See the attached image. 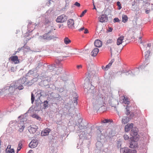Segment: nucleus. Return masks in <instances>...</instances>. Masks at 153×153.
I'll list each match as a JSON object with an SVG mask.
<instances>
[{
	"label": "nucleus",
	"mask_w": 153,
	"mask_h": 153,
	"mask_svg": "<svg viewBox=\"0 0 153 153\" xmlns=\"http://www.w3.org/2000/svg\"><path fill=\"white\" fill-rule=\"evenodd\" d=\"M18 127L19 128L18 131L20 132H23L25 127L24 121H21L19 122L18 124Z\"/></svg>",
	"instance_id": "8"
},
{
	"label": "nucleus",
	"mask_w": 153,
	"mask_h": 153,
	"mask_svg": "<svg viewBox=\"0 0 153 153\" xmlns=\"http://www.w3.org/2000/svg\"><path fill=\"white\" fill-rule=\"evenodd\" d=\"M112 30V29L111 28H109L108 29V31L110 32H111Z\"/></svg>",
	"instance_id": "53"
},
{
	"label": "nucleus",
	"mask_w": 153,
	"mask_h": 153,
	"mask_svg": "<svg viewBox=\"0 0 153 153\" xmlns=\"http://www.w3.org/2000/svg\"><path fill=\"white\" fill-rule=\"evenodd\" d=\"M27 153H33V152L32 150H30Z\"/></svg>",
	"instance_id": "52"
},
{
	"label": "nucleus",
	"mask_w": 153,
	"mask_h": 153,
	"mask_svg": "<svg viewBox=\"0 0 153 153\" xmlns=\"http://www.w3.org/2000/svg\"><path fill=\"white\" fill-rule=\"evenodd\" d=\"M117 5L118 7V9L119 10L122 7L121 6V4L119 1H117Z\"/></svg>",
	"instance_id": "32"
},
{
	"label": "nucleus",
	"mask_w": 153,
	"mask_h": 153,
	"mask_svg": "<svg viewBox=\"0 0 153 153\" xmlns=\"http://www.w3.org/2000/svg\"><path fill=\"white\" fill-rule=\"evenodd\" d=\"M51 131V130L48 128H46L42 131L41 135L42 136H45L48 135L49 133Z\"/></svg>",
	"instance_id": "15"
},
{
	"label": "nucleus",
	"mask_w": 153,
	"mask_h": 153,
	"mask_svg": "<svg viewBox=\"0 0 153 153\" xmlns=\"http://www.w3.org/2000/svg\"><path fill=\"white\" fill-rule=\"evenodd\" d=\"M92 100L93 106L94 107L102 105L105 103V96L100 93L97 95H93Z\"/></svg>",
	"instance_id": "1"
},
{
	"label": "nucleus",
	"mask_w": 153,
	"mask_h": 153,
	"mask_svg": "<svg viewBox=\"0 0 153 153\" xmlns=\"http://www.w3.org/2000/svg\"><path fill=\"white\" fill-rule=\"evenodd\" d=\"M37 126L35 125H32L30 126V128L29 129V131L30 133L34 134L36 131Z\"/></svg>",
	"instance_id": "13"
},
{
	"label": "nucleus",
	"mask_w": 153,
	"mask_h": 153,
	"mask_svg": "<svg viewBox=\"0 0 153 153\" xmlns=\"http://www.w3.org/2000/svg\"><path fill=\"white\" fill-rule=\"evenodd\" d=\"M17 52V51H16V52L15 53H14V54H14V55H15V54H16V52Z\"/></svg>",
	"instance_id": "59"
},
{
	"label": "nucleus",
	"mask_w": 153,
	"mask_h": 153,
	"mask_svg": "<svg viewBox=\"0 0 153 153\" xmlns=\"http://www.w3.org/2000/svg\"><path fill=\"white\" fill-rule=\"evenodd\" d=\"M22 144L21 142H19V143L18 144V147H22Z\"/></svg>",
	"instance_id": "45"
},
{
	"label": "nucleus",
	"mask_w": 153,
	"mask_h": 153,
	"mask_svg": "<svg viewBox=\"0 0 153 153\" xmlns=\"http://www.w3.org/2000/svg\"><path fill=\"white\" fill-rule=\"evenodd\" d=\"M93 5H94V6H95V5H94V4H93Z\"/></svg>",
	"instance_id": "64"
},
{
	"label": "nucleus",
	"mask_w": 153,
	"mask_h": 153,
	"mask_svg": "<svg viewBox=\"0 0 153 153\" xmlns=\"http://www.w3.org/2000/svg\"><path fill=\"white\" fill-rule=\"evenodd\" d=\"M122 22L124 23L126 22L128 19V18L126 15H123L122 16Z\"/></svg>",
	"instance_id": "24"
},
{
	"label": "nucleus",
	"mask_w": 153,
	"mask_h": 153,
	"mask_svg": "<svg viewBox=\"0 0 153 153\" xmlns=\"http://www.w3.org/2000/svg\"><path fill=\"white\" fill-rule=\"evenodd\" d=\"M62 80H63V81H65V80H64L63 79Z\"/></svg>",
	"instance_id": "63"
},
{
	"label": "nucleus",
	"mask_w": 153,
	"mask_h": 153,
	"mask_svg": "<svg viewBox=\"0 0 153 153\" xmlns=\"http://www.w3.org/2000/svg\"><path fill=\"white\" fill-rule=\"evenodd\" d=\"M41 37L42 39L47 40H50L54 38L53 36L50 33H46Z\"/></svg>",
	"instance_id": "6"
},
{
	"label": "nucleus",
	"mask_w": 153,
	"mask_h": 153,
	"mask_svg": "<svg viewBox=\"0 0 153 153\" xmlns=\"http://www.w3.org/2000/svg\"><path fill=\"white\" fill-rule=\"evenodd\" d=\"M114 21H115L114 22H119L120 21V20L119 19L117 18H115L114 19Z\"/></svg>",
	"instance_id": "37"
},
{
	"label": "nucleus",
	"mask_w": 153,
	"mask_h": 153,
	"mask_svg": "<svg viewBox=\"0 0 153 153\" xmlns=\"http://www.w3.org/2000/svg\"><path fill=\"white\" fill-rule=\"evenodd\" d=\"M11 147V146L10 145H8L7 147V149H6V150H7V149H8L9 148V149H10V148Z\"/></svg>",
	"instance_id": "56"
},
{
	"label": "nucleus",
	"mask_w": 153,
	"mask_h": 153,
	"mask_svg": "<svg viewBox=\"0 0 153 153\" xmlns=\"http://www.w3.org/2000/svg\"><path fill=\"white\" fill-rule=\"evenodd\" d=\"M123 137L125 140H128L129 139L128 136L127 134H124Z\"/></svg>",
	"instance_id": "34"
},
{
	"label": "nucleus",
	"mask_w": 153,
	"mask_h": 153,
	"mask_svg": "<svg viewBox=\"0 0 153 153\" xmlns=\"http://www.w3.org/2000/svg\"><path fill=\"white\" fill-rule=\"evenodd\" d=\"M85 91H87L88 93H92L94 94L95 92V90H94V87L90 83H86L85 84Z\"/></svg>",
	"instance_id": "3"
},
{
	"label": "nucleus",
	"mask_w": 153,
	"mask_h": 153,
	"mask_svg": "<svg viewBox=\"0 0 153 153\" xmlns=\"http://www.w3.org/2000/svg\"><path fill=\"white\" fill-rule=\"evenodd\" d=\"M138 112H139V113H140V110H138Z\"/></svg>",
	"instance_id": "61"
},
{
	"label": "nucleus",
	"mask_w": 153,
	"mask_h": 153,
	"mask_svg": "<svg viewBox=\"0 0 153 153\" xmlns=\"http://www.w3.org/2000/svg\"><path fill=\"white\" fill-rule=\"evenodd\" d=\"M84 33L85 34L88 33V30L87 29H85Z\"/></svg>",
	"instance_id": "43"
},
{
	"label": "nucleus",
	"mask_w": 153,
	"mask_h": 153,
	"mask_svg": "<svg viewBox=\"0 0 153 153\" xmlns=\"http://www.w3.org/2000/svg\"><path fill=\"white\" fill-rule=\"evenodd\" d=\"M35 99V97H34L33 94L32 93H31V102L32 103L34 102Z\"/></svg>",
	"instance_id": "33"
},
{
	"label": "nucleus",
	"mask_w": 153,
	"mask_h": 153,
	"mask_svg": "<svg viewBox=\"0 0 153 153\" xmlns=\"http://www.w3.org/2000/svg\"><path fill=\"white\" fill-rule=\"evenodd\" d=\"M129 106L127 105L126 106V111L125 113L127 115H128L130 114V112L129 109Z\"/></svg>",
	"instance_id": "27"
},
{
	"label": "nucleus",
	"mask_w": 153,
	"mask_h": 153,
	"mask_svg": "<svg viewBox=\"0 0 153 153\" xmlns=\"http://www.w3.org/2000/svg\"><path fill=\"white\" fill-rule=\"evenodd\" d=\"M93 9H96V7H95V6H94V8H93Z\"/></svg>",
	"instance_id": "58"
},
{
	"label": "nucleus",
	"mask_w": 153,
	"mask_h": 153,
	"mask_svg": "<svg viewBox=\"0 0 153 153\" xmlns=\"http://www.w3.org/2000/svg\"><path fill=\"white\" fill-rule=\"evenodd\" d=\"M95 46L97 47H101L102 44V42L99 39L96 40L94 42Z\"/></svg>",
	"instance_id": "18"
},
{
	"label": "nucleus",
	"mask_w": 153,
	"mask_h": 153,
	"mask_svg": "<svg viewBox=\"0 0 153 153\" xmlns=\"http://www.w3.org/2000/svg\"><path fill=\"white\" fill-rule=\"evenodd\" d=\"M114 61V59H112L111 60V61H110V62L108 64H111L110 65V66H111V65H112V63H113V62Z\"/></svg>",
	"instance_id": "44"
},
{
	"label": "nucleus",
	"mask_w": 153,
	"mask_h": 153,
	"mask_svg": "<svg viewBox=\"0 0 153 153\" xmlns=\"http://www.w3.org/2000/svg\"><path fill=\"white\" fill-rule=\"evenodd\" d=\"M16 68L14 67H12L11 68V72H14L16 71Z\"/></svg>",
	"instance_id": "35"
},
{
	"label": "nucleus",
	"mask_w": 153,
	"mask_h": 153,
	"mask_svg": "<svg viewBox=\"0 0 153 153\" xmlns=\"http://www.w3.org/2000/svg\"><path fill=\"white\" fill-rule=\"evenodd\" d=\"M87 11V10H85L83 12H82V13L80 15V17H82V16H84V15L85 14V13H86Z\"/></svg>",
	"instance_id": "30"
},
{
	"label": "nucleus",
	"mask_w": 153,
	"mask_h": 153,
	"mask_svg": "<svg viewBox=\"0 0 153 153\" xmlns=\"http://www.w3.org/2000/svg\"><path fill=\"white\" fill-rule=\"evenodd\" d=\"M132 73V72H131V71H128V73H127L126 74V75H128V74H131Z\"/></svg>",
	"instance_id": "47"
},
{
	"label": "nucleus",
	"mask_w": 153,
	"mask_h": 153,
	"mask_svg": "<svg viewBox=\"0 0 153 153\" xmlns=\"http://www.w3.org/2000/svg\"><path fill=\"white\" fill-rule=\"evenodd\" d=\"M150 11V10H145V12L146 14L149 13Z\"/></svg>",
	"instance_id": "48"
},
{
	"label": "nucleus",
	"mask_w": 153,
	"mask_h": 153,
	"mask_svg": "<svg viewBox=\"0 0 153 153\" xmlns=\"http://www.w3.org/2000/svg\"><path fill=\"white\" fill-rule=\"evenodd\" d=\"M9 59L14 62L15 64H18L19 62V61L18 59V56H11Z\"/></svg>",
	"instance_id": "10"
},
{
	"label": "nucleus",
	"mask_w": 153,
	"mask_h": 153,
	"mask_svg": "<svg viewBox=\"0 0 153 153\" xmlns=\"http://www.w3.org/2000/svg\"><path fill=\"white\" fill-rule=\"evenodd\" d=\"M22 148V147H18L17 148V152H18L19 151H20Z\"/></svg>",
	"instance_id": "51"
},
{
	"label": "nucleus",
	"mask_w": 153,
	"mask_h": 153,
	"mask_svg": "<svg viewBox=\"0 0 153 153\" xmlns=\"http://www.w3.org/2000/svg\"><path fill=\"white\" fill-rule=\"evenodd\" d=\"M109 122H111V121L110 120H108L105 119L102 121V122L104 123H109Z\"/></svg>",
	"instance_id": "31"
},
{
	"label": "nucleus",
	"mask_w": 153,
	"mask_h": 153,
	"mask_svg": "<svg viewBox=\"0 0 153 153\" xmlns=\"http://www.w3.org/2000/svg\"><path fill=\"white\" fill-rule=\"evenodd\" d=\"M12 83L10 84V86L5 87V89L7 90L8 94H13L16 89L14 86H12Z\"/></svg>",
	"instance_id": "7"
},
{
	"label": "nucleus",
	"mask_w": 153,
	"mask_h": 153,
	"mask_svg": "<svg viewBox=\"0 0 153 153\" xmlns=\"http://www.w3.org/2000/svg\"><path fill=\"white\" fill-rule=\"evenodd\" d=\"M123 98V102L122 103H123L125 104L128 105L130 104V101L127 97H125L124 96H123L121 97Z\"/></svg>",
	"instance_id": "17"
},
{
	"label": "nucleus",
	"mask_w": 153,
	"mask_h": 153,
	"mask_svg": "<svg viewBox=\"0 0 153 153\" xmlns=\"http://www.w3.org/2000/svg\"><path fill=\"white\" fill-rule=\"evenodd\" d=\"M71 42V40L68 37H66L64 39V42L66 45L69 44Z\"/></svg>",
	"instance_id": "23"
},
{
	"label": "nucleus",
	"mask_w": 153,
	"mask_h": 153,
	"mask_svg": "<svg viewBox=\"0 0 153 153\" xmlns=\"http://www.w3.org/2000/svg\"><path fill=\"white\" fill-rule=\"evenodd\" d=\"M48 102L47 101H45L44 102L43 106L44 108H45L46 107H48Z\"/></svg>",
	"instance_id": "28"
},
{
	"label": "nucleus",
	"mask_w": 153,
	"mask_h": 153,
	"mask_svg": "<svg viewBox=\"0 0 153 153\" xmlns=\"http://www.w3.org/2000/svg\"><path fill=\"white\" fill-rule=\"evenodd\" d=\"M38 101H40V97L38 98L36 100V102H37Z\"/></svg>",
	"instance_id": "55"
},
{
	"label": "nucleus",
	"mask_w": 153,
	"mask_h": 153,
	"mask_svg": "<svg viewBox=\"0 0 153 153\" xmlns=\"http://www.w3.org/2000/svg\"><path fill=\"white\" fill-rule=\"evenodd\" d=\"M32 117L39 120L41 119V118L38 115L36 114H33L32 115Z\"/></svg>",
	"instance_id": "26"
},
{
	"label": "nucleus",
	"mask_w": 153,
	"mask_h": 153,
	"mask_svg": "<svg viewBox=\"0 0 153 153\" xmlns=\"http://www.w3.org/2000/svg\"><path fill=\"white\" fill-rule=\"evenodd\" d=\"M25 79L22 78L16 81L15 82L12 83V86L15 87L16 89L21 90L23 89V85L25 82Z\"/></svg>",
	"instance_id": "2"
},
{
	"label": "nucleus",
	"mask_w": 153,
	"mask_h": 153,
	"mask_svg": "<svg viewBox=\"0 0 153 153\" xmlns=\"http://www.w3.org/2000/svg\"><path fill=\"white\" fill-rule=\"evenodd\" d=\"M134 124L132 123H128L125 127V130L126 132L129 131L133 127Z\"/></svg>",
	"instance_id": "14"
},
{
	"label": "nucleus",
	"mask_w": 153,
	"mask_h": 153,
	"mask_svg": "<svg viewBox=\"0 0 153 153\" xmlns=\"http://www.w3.org/2000/svg\"><path fill=\"white\" fill-rule=\"evenodd\" d=\"M110 51H111V55H112L113 53V51H112L111 48H110Z\"/></svg>",
	"instance_id": "54"
},
{
	"label": "nucleus",
	"mask_w": 153,
	"mask_h": 153,
	"mask_svg": "<svg viewBox=\"0 0 153 153\" xmlns=\"http://www.w3.org/2000/svg\"><path fill=\"white\" fill-rule=\"evenodd\" d=\"M138 133L137 131L134 130V129H132L131 132V136L134 137L137 135Z\"/></svg>",
	"instance_id": "22"
},
{
	"label": "nucleus",
	"mask_w": 153,
	"mask_h": 153,
	"mask_svg": "<svg viewBox=\"0 0 153 153\" xmlns=\"http://www.w3.org/2000/svg\"><path fill=\"white\" fill-rule=\"evenodd\" d=\"M121 153H136V151L134 150L130 149L127 147L122 148L120 149Z\"/></svg>",
	"instance_id": "5"
},
{
	"label": "nucleus",
	"mask_w": 153,
	"mask_h": 153,
	"mask_svg": "<svg viewBox=\"0 0 153 153\" xmlns=\"http://www.w3.org/2000/svg\"><path fill=\"white\" fill-rule=\"evenodd\" d=\"M130 116H131V117H133V116H134V114H131L130 115Z\"/></svg>",
	"instance_id": "57"
},
{
	"label": "nucleus",
	"mask_w": 153,
	"mask_h": 153,
	"mask_svg": "<svg viewBox=\"0 0 153 153\" xmlns=\"http://www.w3.org/2000/svg\"><path fill=\"white\" fill-rule=\"evenodd\" d=\"M151 46V44L150 43H149L147 44V47L149 48H150V47Z\"/></svg>",
	"instance_id": "50"
},
{
	"label": "nucleus",
	"mask_w": 153,
	"mask_h": 153,
	"mask_svg": "<svg viewBox=\"0 0 153 153\" xmlns=\"http://www.w3.org/2000/svg\"><path fill=\"white\" fill-rule=\"evenodd\" d=\"M68 25L69 28L73 29L74 28V21L73 19H70L68 21Z\"/></svg>",
	"instance_id": "12"
},
{
	"label": "nucleus",
	"mask_w": 153,
	"mask_h": 153,
	"mask_svg": "<svg viewBox=\"0 0 153 153\" xmlns=\"http://www.w3.org/2000/svg\"><path fill=\"white\" fill-rule=\"evenodd\" d=\"M111 64H108V65H106L105 68V70H107L108 69V68L111 66H110Z\"/></svg>",
	"instance_id": "36"
},
{
	"label": "nucleus",
	"mask_w": 153,
	"mask_h": 153,
	"mask_svg": "<svg viewBox=\"0 0 153 153\" xmlns=\"http://www.w3.org/2000/svg\"><path fill=\"white\" fill-rule=\"evenodd\" d=\"M124 39V36H121L118 37L117 39V45H119L122 44L123 42V40Z\"/></svg>",
	"instance_id": "16"
},
{
	"label": "nucleus",
	"mask_w": 153,
	"mask_h": 153,
	"mask_svg": "<svg viewBox=\"0 0 153 153\" xmlns=\"http://www.w3.org/2000/svg\"><path fill=\"white\" fill-rule=\"evenodd\" d=\"M99 21L100 22L103 23L107 22L108 20V18L105 15H102L99 17Z\"/></svg>",
	"instance_id": "9"
},
{
	"label": "nucleus",
	"mask_w": 153,
	"mask_h": 153,
	"mask_svg": "<svg viewBox=\"0 0 153 153\" xmlns=\"http://www.w3.org/2000/svg\"><path fill=\"white\" fill-rule=\"evenodd\" d=\"M113 42V40L112 39H109L107 40V43H112Z\"/></svg>",
	"instance_id": "39"
},
{
	"label": "nucleus",
	"mask_w": 153,
	"mask_h": 153,
	"mask_svg": "<svg viewBox=\"0 0 153 153\" xmlns=\"http://www.w3.org/2000/svg\"><path fill=\"white\" fill-rule=\"evenodd\" d=\"M67 19V17L64 14L59 16L56 19V21L58 23H62L65 22Z\"/></svg>",
	"instance_id": "4"
},
{
	"label": "nucleus",
	"mask_w": 153,
	"mask_h": 153,
	"mask_svg": "<svg viewBox=\"0 0 153 153\" xmlns=\"http://www.w3.org/2000/svg\"><path fill=\"white\" fill-rule=\"evenodd\" d=\"M141 37H139V39H138V42L142 44V40H141Z\"/></svg>",
	"instance_id": "42"
},
{
	"label": "nucleus",
	"mask_w": 153,
	"mask_h": 153,
	"mask_svg": "<svg viewBox=\"0 0 153 153\" xmlns=\"http://www.w3.org/2000/svg\"><path fill=\"white\" fill-rule=\"evenodd\" d=\"M137 146V144L136 142L134 140H132L130 143V147L131 148H135Z\"/></svg>",
	"instance_id": "20"
},
{
	"label": "nucleus",
	"mask_w": 153,
	"mask_h": 153,
	"mask_svg": "<svg viewBox=\"0 0 153 153\" xmlns=\"http://www.w3.org/2000/svg\"><path fill=\"white\" fill-rule=\"evenodd\" d=\"M74 5H75L76 6L78 7H79L80 6V4L77 2H76L74 4Z\"/></svg>",
	"instance_id": "38"
},
{
	"label": "nucleus",
	"mask_w": 153,
	"mask_h": 153,
	"mask_svg": "<svg viewBox=\"0 0 153 153\" xmlns=\"http://www.w3.org/2000/svg\"><path fill=\"white\" fill-rule=\"evenodd\" d=\"M92 1H93V2H93V4H94V0H92Z\"/></svg>",
	"instance_id": "60"
},
{
	"label": "nucleus",
	"mask_w": 153,
	"mask_h": 153,
	"mask_svg": "<svg viewBox=\"0 0 153 153\" xmlns=\"http://www.w3.org/2000/svg\"><path fill=\"white\" fill-rule=\"evenodd\" d=\"M144 48V50H146V49H145V48Z\"/></svg>",
	"instance_id": "62"
},
{
	"label": "nucleus",
	"mask_w": 153,
	"mask_h": 153,
	"mask_svg": "<svg viewBox=\"0 0 153 153\" xmlns=\"http://www.w3.org/2000/svg\"><path fill=\"white\" fill-rule=\"evenodd\" d=\"M84 27H83L79 29V31H81L83 30H84Z\"/></svg>",
	"instance_id": "46"
},
{
	"label": "nucleus",
	"mask_w": 153,
	"mask_h": 153,
	"mask_svg": "<svg viewBox=\"0 0 153 153\" xmlns=\"http://www.w3.org/2000/svg\"><path fill=\"white\" fill-rule=\"evenodd\" d=\"M99 51V49L97 48H94L91 53V55L93 56H96Z\"/></svg>",
	"instance_id": "19"
},
{
	"label": "nucleus",
	"mask_w": 153,
	"mask_h": 153,
	"mask_svg": "<svg viewBox=\"0 0 153 153\" xmlns=\"http://www.w3.org/2000/svg\"><path fill=\"white\" fill-rule=\"evenodd\" d=\"M82 67V65H77L76 66V68L77 69H79L80 68H81Z\"/></svg>",
	"instance_id": "41"
},
{
	"label": "nucleus",
	"mask_w": 153,
	"mask_h": 153,
	"mask_svg": "<svg viewBox=\"0 0 153 153\" xmlns=\"http://www.w3.org/2000/svg\"><path fill=\"white\" fill-rule=\"evenodd\" d=\"M7 150V153H14V150L13 149H9Z\"/></svg>",
	"instance_id": "29"
},
{
	"label": "nucleus",
	"mask_w": 153,
	"mask_h": 153,
	"mask_svg": "<svg viewBox=\"0 0 153 153\" xmlns=\"http://www.w3.org/2000/svg\"><path fill=\"white\" fill-rule=\"evenodd\" d=\"M77 98L76 97L74 98V99L73 100L74 103H76V105H77Z\"/></svg>",
	"instance_id": "40"
},
{
	"label": "nucleus",
	"mask_w": 153,
	"mask_h": 153,
	"mask_svg": "<svg viewBox=\"0 0 153 153\" xmlns=\"http://www.w3.org/2000/svg\"><path fill=\"white\" fill-rule=\"evenodd\" d=\"M129 118L127 117H123L122 120V123L123 124L127 123L129 121Z\"/></svg>",
	"instance_id": "21"
},
{
	"label": "nucleus",
	"mask_w": 153,
	"mask_h": 153,
	"mask_svg": "<svg viewBox=\"0 0 153 153\" xmlns=\"http://www.w3.org/2000/svg\"><path fill=\"white\" fill-rule=\"evenodd\" d=\"M150 53V51L149 50H148L145 52V58L146 60L149 58Z\"/></svg>",
	"instance_id": "25"
},
{
	"label": "nucleus",
	"mask_w": 153,
	"mask_h": 153,
	"mask_svg": "<svg viewBox=\"0 0 153 153\" xmlns=\"http://www.w3.org/2000/svg\"><path fill=\"white\" fill-rule=\"evenodd\" d=\"M49 22V21L48 20H46L45 22H44V23L45 24H48Z\"/></svg>",
	"instance_id": "49"
},
{
	"label": "nucleus",
	"mask_w": 153,
	"mask_h": 153,
	"mask_svg": "<svg viewBox=\"0 0 153 153\" xmlns=\"http://www.w3.org/2000/svg\"><path fill=\"white\" fill-rule=\"evenodd\" d=\"M38 142L36 140H33L30 143L29 146L30 148H34L37 146L38 145Z\"/></svg>",
	"instance_id": "11"
}]
</instances>
